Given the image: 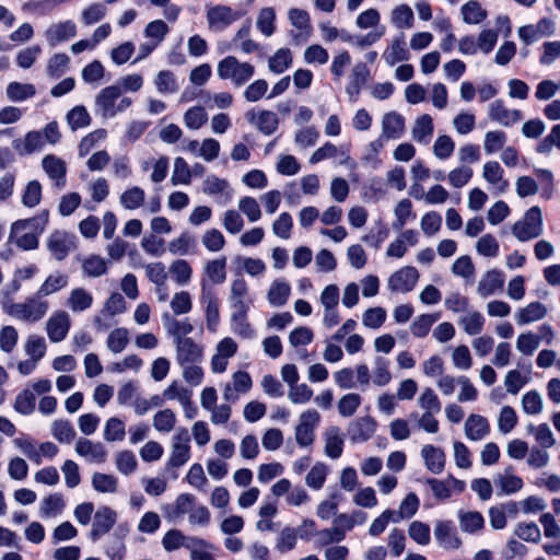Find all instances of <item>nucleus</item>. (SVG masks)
<instances>
[{
    "mask_svg": "<svg viewBox=\"0 0 560 560\" xmlns=\"http://www.w3.org/2000/svg\"><path fill=\"white\" fill-rule=\"evenodd\" d=\"M47 223V211L35 218L18 220L11 225L9 238L23 250L36 249L39 245L38 236Z\"/></svg>",
    "mask_w": 560,
    "mask_h": 560,
    "instance_id": "nucleus-1",
    "label": "nucleus"
},
{
    "mask_svg": "<svg viewBox=\"0 0 560 560\" xmlns=\"http://www.w3.org/2000/svg\"><path fill=\"white\" fill-rule=\"evenodd\" d=\"M131 104L132 100L122 96L121 88L114 84L102 89L95 96V113L103 118H113L127 110Z\"/></svg>",
    "mask_w": 560,
    "mask_h": 560,
    "instance_id": "nucleus-2",
    "label": "nucleus"
},
{
    "mask_svg": "<svg viewBox=\"0 0 560 560\" xmlns=\"http://www.w3.org/2000/svg\"><path fill=\"white\" fill-rule=\"evenodd\" d=\"M48 310L49 303L35 293L23 302H16L14 305H11L5 314L22 323L35 324L47 315Z\"/></svg>",
    "mask_w": 560,
    "mask_h": 560,
    "instance_id": "nucleus-3",
    "label": "nucleus"
},
{
    "mask_svg": "<svg viewBox=\"0 0 560 560\" xmlns=\"http://www.w3.org/2000/svg\"><path fill=\"white\" fill-rule=\"evenodd\" d=\"M217 74L221 80H229L235 86H242L255 75V66L241 61L235 56H226L218 62Z\"/></svg>",
    "mask_w": 560,
    "mask_h": 560,
    "instance_id": "nucleus-4",
    "label": "nucleus"
},
{
    "mask_svg": "<svg viewBox=\"0 0 560 560\" xmlns=\"http://www.w3.org/2000/svg\"><path fill=\"white\" fill-rule=\"evenodd\" d=\"M512 233L520 242L539 237L544 233V219L540 208L538 206L529 208L523 219L513 224Z\"/></svg>",
    "mask_w": 560,
    "mask_h": 560,
    "instance_id": "nucleus-5",
    "label": "nucleus"
},
{
    "mask_svg": "<svg viewBox=\"0 0 560 560\" xmlns=\"http://www.w3.org/2000/svg\"><path fill=\"white\" fill-rule=\"evenodd\" d=\"M320 422V413L316 409H306L298 418L294 439L302 448H308L315 441V431Z\"/></svg>",
    "mask_w": 560,
    "mask_h": 560,
    "instance_id": "nucleus-6",
    "label": "nucleus"
},
{
    "mask_svg": "<svg viewBox=\"0 0 560 560\" xmlns=\"http://www.w3.org/2000/svg\"><path fill=\"white\" fill-rule=\"evenodd\" d=\"M190 459V435L186 428H178L172 438V450L167 465L184 466Z\"/></svg>",
    "mask_w": 560,
    "mask_h": 560,
    "instance_id": "nucleus-7",
    "label": "nucleus"
},
{
    "mask_svg": "<svg viewBox=\"0 0 560 560\" xmlns=\"http://www.w3.org/2000/svg\"><path fill=\"white\" fill-rule=\"evenodd\" d=\"M46 246L50 255L61 261L75 249V236L66 231H54L48 236Z\"/></svg>",
    "mask_w": 560,
    "mask_h": 560,
    "instance_id": "nucleus-8",
    "label": "nucleus"
},
{
    "mask_svg": "<svg viewBox=\"0 0 560 560\" xmlns=\"http://www.w3.org/2000/svg\"><path fill=\"white\" fill-rule=\"evenodd\" d=\"M238 346L235 340L231 337H224L221 339L214 349V353L211 357L210 366L214 374H222L226 371L229 360L235 355Z\"/></svg>",
    "mask_w": 560,
    "mask_h": 560,
    "instance_id": "nucleus-9",
    "label": "nucleus"
},
{
    "mask_svg": "<svg viewBox=\"0 0 560 560\" xmlns=\"http://www.w3.org/2000/svg\"><path fill=\"white\" fill-rule=\"evenodd\" d=\"M228 302L231 311H249L253 299L249 293V285L244 277L238 276L232 280Z\"/></svg>",
    "mask_w": 560,
    "mask_h": 560,
    "instance_id": "nucleus-10",
    "label": "nucleus"
},
{
    "mask_svg": "<svg viewBox=\"0 0 560 560\" xmlns=\"http://www.w3.org/2000/svg\"><path fill=\"white\" fill-rule=\"evenodd\" d=\"M74 451L89 464L101 465L108 457V452L102 442H95L85 438L78 439Z\"/></svg>",
    "mask_w": 560,
    "mask_h": 560,
    "instance_id": "nucleus-11",
    "label": "nucleus"
},
{
    "mask_svg": "<svg viewBox=\"0 0 560 560\" xmlns=\"http://www.w3.org/2000/svg\"><path fill=\"white\" fill-rule=\"evenodd\" d=\"M240 14L232 8L223 4L207 8V22L210 30L215 32L224 31L229 25L240 19Z\"/></svg>",
    "mask_w": 560,
    "mask_h": 560,
    "instance_id": "nucleus-12",
    "label": "nucleus"
},
{
    "mask_svg": "<svg viewBox=\"0 0 560 560\" xmlns=\"http://www.w3.org/2000/svg\"><path fill=\"white\" fill-rule=\"evenodd\" d=\"M433 534L438 546L442 549L457 550L462 547V538L451 521H436Z\"/></svg>",
    "mask_w": 560,
    "mask_h": 560,
    "instance_id": "nucleus-13",
    "label": "nucleus"
},
{
    "mask_svg": "<svg viewBox=\"0 0 560 560\" xmlns=\"http://www.w3.org/2000/svg\"><path fill=\"white\" fill-rule=\"evenodd\" d=\"M419 279V272L415 267L406 266L395 271L387 280V287L393 292H410Z\"/></svg>",
    "mask_w": 560,
    "mask_h": 560,
    "instance_id": "nucleus-14",
    "label": "nucleus"
},
{
    "mask_svg": "<svg viewBox=\"0 0 560 560\" xmlns=\"http://www.w3.org/2000/svg\"><path fill=\"white\" fill-rule=\"evenodd\" d=\"M176 350L177 364L187 365L188 363H201L203 360V347L197 343L192 338L179 339L174 342Z\"/></svg>",
    "mask_w": 560,
    "mask_h": 560,
    "instance_id": "nucleus-15",
    "label": "nucleus"
},
{
    "mask_svg": "<svg viewBox=\"0 0 560 560\" xmlns=\"http://www.w3.org/2000/svg\"><path fill=\"white\" fill-rule=\"evenodd\" d=\"M71 326L70 316L66 311L59 310L51 314L46 322V332L54 343L66 339Z\"/></svg>",
    "mask_w": 560,
    "mask_h": 560,
    "instance_id": "nucleus-16",
    "label": "nucleus"
},
{
    "mask_svg": "<svg viewBox=\"0 0 560 560\" xmlns=\"http://www.w3.org/2000/svg\"><path fill=\"white\" fill-rule=\"evenodd\" d=\"M488 117L503 127L518 122L523 115L520 109H510L502 100H494L488 106Z\"/></svg>",
    "mask_w": 560,
    "mask_h": 560,
    "instance_id": "nucleus-17",
    "label": "nucleus"
},
{
    "mask_svg": "<svg viewBox=\"0 0 560 560\" xmlns=\"http://www.w3.org/2000/svg\"><path fill=\"white\" fill-rule=\"evenodd\" d=\"M382 58L389 67H393L398 62L408 61L410 59V52L406 47L404 34L397 35L388 42L387 46L382 52Z\"/></svg>",
    "mask_w": 560,
    "mask_h": 560,
    "instance_id": "nucleus-18",
    "label": "nucleus"
},
{
    "mask_svg": "<svg viewBox=\"0 0 560 560\" xmlns=\"http://www.w3.org/2000/svg\"><path fill=\"white\" fill-rule=\"evenodd\" d=\"M377 422L371 416H364L353 420L348 427V434L352 442H365L373 436Z\"/></svg>",
    "mask_w": 560,
    "mask_h": 560,
    "instance_id": "nucleus-19",
    "label": "nucleus"
},
{
    "mask_svg": "<svg viewBox=\"0 0 560 560\" xmlns=\"http://www.w3.org/2000/svg\"><path fill=\"white\" fill-rule=\"evenodd\" d=\"M249 124L255 125L259 131L266 136L272 135L279 125V119L276 113L271 110H249L245 115Z\"/></svg>",
    "mask_w": 560,
    "mask_h": 560,
    "instance_id": "nucleus-20",
    "label": "nucleus"
},
{
    "mask_svg": "<svg viewBox=\"0 0 560 560\" xmlns=\"http://www.w3.org/2000/svg\"><path fill=\"white\" fill-rule=\"evenodd\" d=\"M117 514L108 506L101 508L94 515L91 538L96 541L100 537L110 530L116 523Z\"/></svg>",
    "mask_w": 560,
    "mask_h": 560,
    "instance_id": "nucleus-21",
    "label": "nucleus"
},
{
    "mask_svg": "<svg viewBox=\"0 0 560 560\" xmlns=\"http://www.w3.org/2000/svg\"><path fill=\"white\" fill-rule=\"evenodd\" d=\"M42 166L57 187L63 188L66 186L67 165L63 160L54 154H47L42 160Z\"/></svg>",
    "mask_w": 560,
    "mask_h": 560,
    "instance_id": "nucleus-22",
    "label": "nucleus"
},
{
    "mask_svg": "<svg viewBox=\"0 0 560 560\" xmlns=\"http://www.w3.org/2000/svg\"><path fill=\"white\" fill-rule=\"evenodd\" d=\"M94 298L91 291L83 287H75L70 290L66 300V306L72 313H83L93 305Z\"/></svg>",
    "mask_w": 560,
    "mask_h": 560,
    "instance_id": "nucleus-23",
    "label": "nucleus"
},
{
    "mask_svg": "<svg viewBox=\"0 0 560 560\" xmlns=\"http://www.w3.org/2000/svg\"><path fill=\"white\" fill-rule=\"evenodd\" d=\"M504 284V276L500 270L491 269L486 271L477 285V293L486 299L493 295L497 291H501Z\"/></svg>",
    "mask_w": 560,
    "mask_h": 560,
    "instance_id": "nucleus-24",
    "label": "nucleus"
},
{
    "mask_svg": "<svg viewBox=\"0 0 560 560\" xmlns=\"http://www.w3.org/2000/svg\"><path fill=\"white\" fill-rule=\"evenodd\" d=\"M464 431L468 440L477 442L489 435L490 424L485 417L472 413L466 419Z\"/></svg>",
    "mask_w": 560,
    "mask_h": 560,
    "instance_id": "nucleus-25",
    "label": "nucleus"
},
{
    "mask_svg": "<svg viewBox=\"0 0 560 560\" xmlns=\"http://www.w3.org/2000/svg\"><path fill=\"white\" fill-rule=\"evenodd\" d=\"M77 34L75 24L68 20L65 22H59L56 24H51L45 33L46 39L48 44L54 47L57 44L68 40L74 37Z\"/></svg>",
    "mask_w": 560,
    "mask_h": 560,
    "instance_id": "nucleus-26",
    "label": "nucleus"
},
{
    "mask_svg": "<svg viewBox=\"0 0 560 560\" xmlns=\"http://www.w3.org/2000/svg\"><path fill=\"white\" fill-rule=\"evenodd\" d=\"M324 453L331 459H337L343 452L345 438L338 427H329L324 433Z\"/></svg>",
    "mask_w": 560,
    "mask_h": 560,
    "instance_id": "nucleus-27",
    "label": "nucleus"
},
{
    "mask_svg": "<svg viewBox=\"0 0 560 560\" xmlns=\"http://www.w3.org/2000/svg\"><path fill=\"white\" fill-rule=\"evenodd\" d=\"M405 132V118L397 112L386 113L382 118V136L387 140L399 139Z\"/></svg>",
    "mask_w": 560,
    "mask_h": 560,
    "instance_id": "nucleus-28",
    "label": "nucleus"
},
{
    "mask_svg": "<svg viewBox=\"0 0 560 560\" xmlns=\"http://www.w3.org/2000/svg\"><path fill=\"white\" fill-rule=\"evenodd\" d=\"M44 137L39 131H28L24 138L15 139L12 142L13 149L21 155H30L44 148Z\"/></svg>",
    "mask_w": 560,
    "mask_h": 560,
    "instance_id": "nucleus-29",
    "label": "nucleus"
},
{
    "mask_svg": "<svg viewBox=\"0 0 560 560\" xmlns=\"http://www.w3.org/2000/svg\"><path fill=\"white\" fill-rule=\"evenodd\" d=\"M548 314V310L546 305L541 302H532L526 306L520 308L515 315V322L517 325H528L535 322H539L544 319Z\"/></svg>",
    "mask_w": 560,
    "mask_h": 560,
    "instance_id": "nucleus-30",
    "label": "nucleus"
},
{
    "mask_svg": "<svg viewBox=\"0 0 560 560\" xmlns=\"http://www.w3.org/2000/svg\"><path fill=\"white\" fill-rule=\"evenodd\" d=\"M69 284V276L63 271L56 270L49 273L37 290V294L44 299L45 296L52 295Z\"/></svg>",
    "mask_w": 560,
    "mask_h": 560,
    "instance_id": "nucleus-31",
    "label": "nucleus"
},
{
    "mask_svg": "<svg viewBox=\"0 0 560 560\" xmlns=\"http://www.w3.org/2000/svg\"><path fill=\"white\" fill-rule=\"evenodd\" d=\"M83 276L89 278H98L107 272V261L100 255L90 254L78 257Z\"/></svg>",
    "mask_w": 560,
    "mask_h": 560,
    "instance_id": "nucleus-32",
    "label": "nucleus"
},
{
    "mask_svg": "<svg viewBox=\"0 0 560 560\" xmlns=\"http://www.w3.org/2000/svg\"><path fill=\"white\" fill-rule=\"evenodd\" d=\"M482 177L500 194L505 192L509 187V182L503 178V168L495 161H489L483 164Z\"/></svg>",
    "mask_w": 560,
    "mask_h": 560,
    "instance_id": "nucleus-33",
    "label": "nucleus"
},
{
    "mask_svg": "<svg viewBox=\"0 0 560 560\" xmlns=\"http://www.w3.org/2000/svg\"><path fill=\"white\" fill-rule=\"evenodd\" d=\"M291 285L282 279H276L271 282L267 291V301L271 306L281 307L289 301Z\"/></svg>",
    "mask_w": 560,
    "mask_h": 560,
    "instance_id": "nucleus-34",
    "label": "nucleus"
},
{
    "mask_svg": "<svg viewBox=\"0 0 560 560\" xmlns=\"http://www.w3.org/2000/svg\"><path fill=\"white\" fill-rule=\"evenodd\" d=\"M421 456L424 465L432 474H441L445 466L444 452L433 445L427 444L421 448Z\"/></svg>",
    "mask_w": 560,
    "mask_h": 560,
    "instance_id": "nucleus-35",
    "label": "nucleus"
},
{
    "mask_svg": "<svg viewBox=\"0 0 560 560\" xmlns=\"http://www.w3.org/2000/svg\"><path fill=\"white\" fill-rule=\"evenodd\" d=\"M66 508L62 494L50 493L39 503V515L42 518H55L59 516Z\"/></svg>",
    "mask_w": 560,
    "mask_h": 560,
    "instance_id": "nucleus-36",
    "label": "nucleus"
},
{
    "mask_svg": "<svg viewBox=\"0 0 560 560\" xmlns=\"http://www.w3.org/2000/svg\"><path fill=\"white\" fill-rule=\"evenodd\" d=\"M389 21L395 28H412L415 24V14L411 7L406 3L394 7L389 13Z\"/></svg>",
    "mask_w": 560,
    "mask_h": 560,
    "instance_id": "nucleus-37",
    "label": "nucleus"
},
{
    "mask_svg": "<svg viewBox=\"0 0 560 560\" xmlns=\"http://www.w3.org/2000/svg\"><path fill=\"white\" fill-rule=\"evenodd\" d=\"M164 326L167 332L173 337V342H177L179 339H188L194 327L187 318L178 320L171 317L170 315H163Z\"/></svg>",
    "mask_w": 560,
    "mask_h": 560,
    "instance_id": "nucleus-38",
    "label": "nucleus"
},
{
    "mask_svg": "<svg viewBox=\"0 0 560 560\" xmlns=\"http://www.w3.org/2000/svg\"><path fill=\"white\" fill-rule=\"evenodd\" d=\"M526 431L528 434L534 436L535 442L537 443L536 446L538 447L548 450L553 447L557 443L556 436L547 423H540L537 425L528 424L526 427Z\"/></svg>",
    "mask_w": 560,
    "mask_h": 560,
    "instance_id": "nucleus-39",
    "label": "nucleus"
},
{
    "mask_svg": "<svg viewBox=\"0 0 560 560\" xmlns=\"http://www.w3.org/2000/svg\"><path fill=\"white\" fill-rule=\"evenodd\" d=\"M145 191L139 186H131L119 196V205L129 211L140 209L144 206Z\"/></svg>",
    "mask_w": 560,
    "mask_h": 560,
    "instance_id": "nucleus-40",
    "label": "nucleus"
},
{
    "mask_svg": "<svg viewBox=\"0 0 560 560\" xmlns=\"http://www.w3.org/2000/svg\"><path fill=\"white\" fill-rule=\"evenodd\" d=\"M187 550L191 560H215L212 553L213 545L202 538L191 536Z\"/></svg>",
    "mask_w": 560,
    "mask_h": 560,
    "instance_id": "nucleus-41",
    "label": "nucleus"
},
{
    "mask_svg": "<svg viewBox=\"0 0 560 560\" xmlns=\"http://www.w3.org/2000/svg\"><path fill=\"white\" fill-rule=\"evenodd\" d=\"M459 527L464 533L474 534L480 530L485 525V518L477 511L459 510L457 513Z\"/></svg>",
    "mask_w": 560,
    "mask_h": 560,
    "instance_id": "nucleus-42",
    "label": "nucleus"
},
{
    "mask_svg": "<svg viewBox=\"0 0 560 560\" xmlns=\"http://www.w3.org/2000/svg\"><path fill=\"white\" fill-rule=\"evenodd\" d=\"M411 135L415 141L428 144L433 136V121L431 116L424 114L417 118Z\"/></svg>",
    "mask_w": 560,
    "mask_h": 560,
    "instance_id": "nucleus-43",
    "label": "nucleus"
},
{
    "mask_svg": "<svg viewBox=\"0 0 560 560\" xmlns=\"http://www.w3.org/2000/svg\"><path fill=\"white\" fill-rule=\"evenodd\" d=\"M494 483L504 494L515 493L524 485L522 478L514 475L510 468L505 469L502 474H498L494 477Z\"/></svg>",
    "mask_w": 560,
    "mask_h": 560,
    "instance_id": "nucleus-44",
    "label": "nucleus"
},
{
    "mask_svg": "<svg viewBox=\"0 0 560 560\" xmlns=\"http://www.w3.org/2000/svg\"><path fill=\"white\" fill-rule=\"evenodd\" d=\"M36 94V89L31 83L10 82L5 88L7 98L11 102H23L33 97Z\"/></svg>",
    "mask_w": 560,
    "mask_h": 560,
    "instance_id": "nucleus-45",
    "label": "nucleus"
},
{
    "mask_svg": "<svg viewBox=\"0 0 560 560\" xmlns=\"http://www.w3.org/2000/svg\"><path fill=\"white\" fill-rule=\"evenodd\" d=\"M248 311H231V329L243 338H253L255 330L247 320Z\"/></svg>",
    "mask_w": 560,
    "mask_h": 560,
    "instance_id": "nucleus-46",
    "label": "nucleus"
},
{
    "mask_svg": "<svg viewBox=\"0 0 560 560\" xmlns=\"http://www.w3.org/2000/svg\"><path fill=\"white\" fill-rule=\"evenodd\" d=\"M203 272L213 284H221L226 279V258L220 257L206 262Z\"/></svg>",
    "mask_w": 560,
    "mask_h": 560,
    "instance_id": "nucleus-47",
    "label": "nucleus"
},
{
    "mask_svg": "<svg viewBox=\"0 0 560 560\" xmlns=\"http://www.w3.org/2000/svg\"><path fill=\"white\" fill-rule=\"evenodd\" d=\"M458 325L468 336H477L483 329L485 317L480 312L471 311L458 319Z\"/></svg>",
    "mask_w": 560,
    "mask_h": 560,
    "instance_id": "nucleus-48",
    "label": "nucleus"
},
{
    "mask_svg": "<svg viewBox=\"0 0 560 560\" xmlns=\"http://www.w3.org/2000/svg\"><path fill=\"white\" fill-rule=\"evenodd\" d=\"M293 58L289 48H279L268 59V69L272 73L280 74L292 66Z\"/></svg>",
    "mask_w": 560,
    "mask_h": 560,
    "instance_id": "nucleus-49",
    "label": "nucleus"
},
{
    "mask_svg": "<svg viewBox=\"0 0 560 560\" xmlns=\"http://www.w3.org/2000/svg\"><path fill=\"white\" fill-rule=\"evenodd\" d=\"M191 390L182 386L177 381H173L164 390L163 398L166 400H177L183 408L191 404Z\"/></svg>",
    "mask_w": 560,
    "mask_h": 560,
    "instance_id": "nucleus-50",
    "label": "nucleus"
},
{
    "mask_svg": "<svg viewBox=\"0 0 560 560\" xmlns=\"http://www.w3.org/2000/svg\"><path fill=\"white\" fill-rule=\"evenodd\" d=\"M103 436L109 443L122 441L126 436L125 422L117 417L108 418L104 424Z\"/></svg>",
    "mask_w": 560,
    "mask_h": 560,
    "instance_id": "nucleus-51",
    "label": "nucleus"
},
{
    "mask_svg": "<svg viewBox=\"0 0 560 560\" xmlns=\"http://www.w3.org/2000/svg\"><path fill=\"white\" fill-rule=\"evenodd\" d=\"M460 13L466 24H479L487 18V11L476 0L464 3Z\"/></svg>",
    "mask_w": 560,
    "mask_h": 560,
    "instance_id": "nucleus-52",
    "label": "nucleus"
},
{
    "mask_svg": "<svg viewBox=\"0 0 560 560\" xmlns=\"http://www.w3.org/2000/svg\"><path fill=\"white\" fill-rule=\"evenodd\" d=\"M170 273L178 285H187L192 277V268L185 259H176L168 267Z\"/></svg>",
    "mask_w": 560,
    "mask_h": 560,
    "instance_id": "nucleus-53",
    "label": "nucleus"
},
{
    "mask_svg": "<svg viewBox=\"0 0 560 560\" xmlns=\"http://www.w3.org/2000/svg\"><path fill=\"white\" fill-rule=\"evenodd\" d=\"M51 435L59 442L69 444L75 438V430L68 420H54L50 425Z\"/></svg>",
    "mask_w": 560,
    "mask_h": 560,
    "instance_id": "nucleus-54",
    "label": "nucleus"
},
{
    "mask_svg": "<svg viewBox=\"0 0 560 560\" xmlns=\"http://www.w3.org/2000/svg\"><path fill=\"white\" fill-rule=\"evenodd\" d=\"M129 343V330L125 327L113 329L106 340L107 349L113 353L122 352Z\"/></svg>",
    "mask_w": 560,
    "mask_h": 560,
    "instance_id": "nucleus-55",
    "label": "nucleus"
},
{
    "mask_svg": "<svg viewBox=\"0 0 560 560\" xmlns=\"http://www.w3.org/2000/svg\"><path fill=\"white\" fill-rule=\"evenodd\" d=\"M328 474V466L325 463L317 462L307 472L305 483L311 489L319 490L324 487Z\"/></svg>",
    "mask_w": 560,
    "mask_h": 560,
    "instance_id": "nucleus-56",
    "label": "nucleus"
},
{
    "mask_svg": "<svg viewBox=\"0 0 560 560\" xmlns=\"http://www.w3.org/2000/svg\"><path fill=\"white\" fill-rule=\"evenodd\" d=\"M191 536H186L179 529L173 528L167 530L162 538V546L165 551L172 552L182 547L187 549V545H189V538Z\"/></svg>",
    "mask_w": 560,
    "mask_h": 560,
    "instance_id": "nucleus-57",
    "label": "nucleus"
},
{
    "mask_svg": "<svg viewBox=\"0 0 560 560\" xmlns=\"http://www.w3.org/2000/svg\"><path fill=\"white\" fill-rule=\"evenodd\" d=\"M396 220L392 223L395 231H401L409 219L415 218L412 212V203L409 199H401L394 208Z\"/></svg>",
    "mask_w": 560,
    "mask_h": 560,
    "instance_id": "nucleus-58",
    "label": "nucleus"
},
{
    "mask_svg": "<svg viewBox=\"0 0 560 560\" xmlns=\"http://www.w3.org/2000/svg\"><path fill=\"white\" fill-rule=\"evenodd\" d=\"M92 487L100 493H115L118 487V479L114 475L95 472L92 475Z\"/></svg>",
    "mask_w": 560,
    "mask_h": 560,
    "instance_id": "nucleus-59",
    "label": "nucleus"
},
{
    "mask_svg": "<svg viewBox=\"0 0 560 560\" xmlns=\"http://www.w3.org/2000/svg\"><path fill=\"white\" fill-rule=\"evenodd\" d=\"M373 384L378 387H384L392 381L389 371V362L383 357H376L372 371Z\"/></svg>",
    "mask_w": 560,
    "mask_h": 560,
    "instance_id": "nucleus-60",
    "label": "nucleus"
},
{
    "mask_svg": "<svg viewBox=\"0 0 560 560\" xmlns=\"http://www.w3.org/2000/svg\"><path fill=\"white\" fill-rule=\"evenodd\" d=\"M540 337L532 331L522 332L517 336L515 348L523 355H533L539 348Z\"/></svg>",
    "mask_w": 560,
    "mask_h": 560,
    "instance_id": "nucleus-61",
    "label": "nucleus"
},
{
    "mask_svg": "<svg viewBox=\"0 0 560 560\" xmlns=\"http://www.w3.org/2000/svg\"><path fill=\"white\" fill-rule=\"evenodd\" d=\"M71 130L85 128L91 124V116L83 105L74 106L66 116Z\"/></svg>",
    "mask_w": 560,
    "mask_h": 560,
    "instance_id": "nucleus-62",
    "label": "nucleus"
},
{
    "mask_svg": "<svg viewBox=\"0 0 560 560\" xmlns=\"http://www.w3.org/2000/svg\"><path fill=\"white\" fill-rule=\"evenodd\" d=\"M116 469L124 476L135 472L138 468V460L133 452L129 450L120 451L115 456Z\"/></svg>",
    "mask_w": 560,
    "mask_h": 560,
    "instance_id": "nucleus-63",
    "label": "nucleus"
},
{
    "mask_svg": "<svg viewBox=\"0 0 560 560\" xmlns=\"http://www.w3.org/2000/svg\"><path fill=\"white\" fill-rule=\"evenodd\" d=\"M154 85L161 94H174L179 89L174 73L168 70H162L156 74Z\"/></svg>",
    "mask_w": 560,
    "mask_h": 560,
    "instance_id": "nucleus-64",
    "label": "nucleus"
}]
</instances>
